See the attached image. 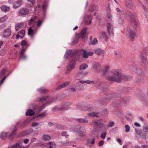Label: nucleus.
Wrapping results in <instances>:
<instances>
[{
  "label": "nucleus",
  "instance_id": "obj_39",
  "mask_svg": "<svg viewBox=\"0 0 148 148\" xmlns=\"http://www.w3.org/2000/svg\"><path fill=\"white\" fill-rule=\"evenodd\" d=\"M101 36L106 41H107V39L108 38L106 32L105 31L102 32H101Z\"/></svg>",
  "mask_w": 148,
  "mask_h": 148
},
{
  "label": "nucleus",
  "instance_id": "obj_60",
  "mask_svg": "<svg viewBox=\"0 0 148 148\" xmlns=\"http://www.w3.org/2000/svg\"><path fill=\"white\" fill-rule=\"evenodd\" d=\"M36 18V16H35L31 18L29 22V24L30 25L31 24L33 21L35 20Z\"/></svg>",
  "mask_w": 148,
  "mask_h": 148
},
{
  "label": "nucleus",
  "instance_id": "obj_29",
  "mask_svg": "<svg viewBox=\"0 0 148 148\" xmlns=\"http://www.w3.org/2000/svg\"><path fill=\"white\" fill-rule=\"evenodd\" d=\"M95 53L98 55H100L103 54L104 51L100 48H97L95 50Z\"/></svg>",
  "mask_w": 148,
  "mask_h": 148
},
{
  "label": "nucleus",
  "instance_id": "obj_1",
  "mask_svg": "<svg viewBox=\"0 0 148 148\" xmlns=\"http://www.w3.org/2000/svg\"><path fill=\"white\" fill-rule=\"evenodd\" d=\"M70 55L71 56H75L70 61L67 67V70L65 72L66 74L69 73L73 69L75 68L76 64V61L79 58V56L78 54V51L72 52V50H69L66 51L64 56V58H69Z\"/></svg>",
  "mask_w": 148,
  "mask_h": 148
},
{
  "label": "nucleus",
  "instance_id": "obj_10",
  "mask_svg": "<svg viewBox=\"0 0 148 148\" xmlns=\"http://www.w3.org/2000/svg\"><path fill=\"white\" fill-rule=\"evenodd\" d=\"M107 28L109 35L110 36H114V28L110 23H108Z\"/></svg>",
  "mask_w": 148,
  "mask_h": 148
},
{
  "label": "nucleus",
  "instance_id": "obj_28",
  "mask_svg": "<svg viewBox=\"0 0 148 148\" xmlns=\"http://www.w3.org/2000/svg\"><path fill=\"white\" fill-rule=\"evenodd\" d=\"M22 4L21 1L18 0L16 1L13 5V7L15 8H18L20 7Z\"/></svg>",
  "mask_w": 148,
  "mask_h": 148
},
{
  "label": "nucleus",
  "instance_id": "obj_49",
  "mask_svg": "<svg viewBox=\"0 0 148 148\" xmlns=\"http://www.w3.org/2000/svg\"><path fill=\"white\" fill-rule=\"evenodd\" d=\"M128 14L130 18V19L131 18H135L134 17L135 16L136 14L135 13L130 12L128 13Z\"/></svg>",
  "mask_w": 148,
  "mask_h": 148
},
{
  "label": "nucleus",
  "instance_id": "obj_5",
  "mask_svg": "<svg viewBox=\"0 0 148 148\" xmlns=\"http://www.w3.org/2000/svg\"><path fill=\"white\" fill-rule=\"evenodd\" d=\"M83 86L80 82V81L74 84L70 88V90L73 92H75L78 91L79 89L82 88Z\"/></svg>",
  "mask_w": 148,
  "mask_h": 148
},
{
  "label": "nucleus",
  "instance_id": "obj_54",
  "mask_svg": "<svg viewBox=\"0 0 148 148\" xmlns=\"http://www.w3.org/2000/svg\"><path fill=\"white\" fill-rule=\"evenodd\" d=\"M115 55L117 58H120L122 56L121 53L119 52H115L114 53Z\"/></svg>",
  "mask_w": 148,
  "mask_h": 148
},
{
  "label": "nucleus",
  "instance_id": "obj_14",
  "mask_svg": "<svg viewBox=\"0 0 148 148\" xmlns=\"http://www.w3.org/2000/svg\"><path fill=\"white\" fill-rule=\"evenodd\" d=\"M88 74L87 72L84 73H78L76 75L75 78L77 79H80L83 78Z\"/></svg>",
  "mask_w": 148,
  "mask_h": 148
},
{
  "label": "nucleus",
  "instance_id": "obj_51",
  "mask_svg": "<svg viewBox=\"0 0 148 148\" xmlns=\"http://www.w3.org/2000/svg\"><path fill=\"white\" fill-rule=\"evenodd\" d=\"M132 116V114L130 113H128L125 116L126 119L127 121H129L131 119Z\"/></svg>",
  "mask_w": 148,
  "mask_h": 148
},
{
  "label": "nucleus",
  "instance_id": "obj_27",
  "mask_svg": "<svg viewBox=\"0 0 148 148\" xmlns=\"http://www.w3.org/2000/svg\"><path fill=\"white\" fill-rule=\"evenodd\" d=\"M104 84L103 82H97L95 84L94 86L98 88H100L101 87H102Z\"/></svg>",
  "mask_w": 148,
  "mask_h": 148
},
{
  "label": "nucleus",
  "instance_id": "obj_34",
  "mask_svg": "<svg viewBox=\"0 0 148 148\" xmlns=\"http://www.w3.org/2000/svg\"><path fill=\"white\" fill-rule=\"evenodd\" d=\"M38 91L40 92L44 93H47L48 92V90L47 89L45 88H44L41 87L37 90Z\"/></svg>",
  "mask_w": 148,
  "mask_h": 148
},
{
  "label": "nucleus",
  "instance_id": "obj_25",
  "mask_svg": "<svg viewBox=\"0 0 148 148\" xmlns=\"http://www.w3.org/2000/svg\"><path fill=\"white\" fill-rule=\"evenodd\" d=\"M14 129V130L9 136V138L11 140L12 139L14 138L15 135L16 134V130H17L16 128V127H15Z\"/></svg>",
  "mask_w": 148,
  "mask_h": 148
},
{
  "label": "nucleus",
  "instance_id": "obj_3",
  "mask_svg": "<svg viewBox=\"0 0 148 148\" xmlns=\"http://www.w3.org/2000/svg\"><path fill=\"white\" fill-rule=\"evenodd\" d=\"M45 105L43 104L40 107L38 105L32 104L29 106V108H33L34 111L31 109H29L27 110L26 113V116H32L33 115L35 112L37 114H38L40 111L45 108Z\"/></svg>",
  "mask_w": 148,
  "mask_h": 148
},
{
  "label": "nucleus",
  "instance_id": "obj_31",
  "mask_svg": "<svg viewBox=\"0 0 148 148\" xmlns=\"http://www.w3.org/2000/svg\"><path fill=\"white\" fill-rule=\"evenodd\" d=\"M31 126L32 127L36 129H38L40 128L39 123L36 122L32 123L31 125Z\"/></svg>",
  "mask_w": 148,
  "mask_h": 148
},
{
  "label": "nucleus",
  "instance_id": "obj_46",
  "mask_svg": "<svg viewBox=\"0 0 148 148\" xmlns=\"http://www.w3.org/2000/svg\"><path fill=\"white\" fill-rule=\"evenodd\" d=\"M42 139L45 140H49L51 138L50 136L48 134L43 135L42 136Z\"/></svg>",
  "mask_w": 148,
  "mask_h": 148
},
{
  "label": "nucleus",
  "instance_id": "obj_24",
  "mask_svg": "<svg viewBox=\"0 0 148 148\" xmlns=\"http://www.w3.org/2000/svg\"><path fill=\"white\" fill-rule=\"evenodd\" d=\"M21 45L22 46V49H25V50L29 46V45L27 44L26 41L25 40H23L21 42Z\"/></svg>",
  "mask_w": 148,
  "mask_h": 148
},
{
  "label": "nucleus",
  "instance_id": "obj_17",
  "mask_svg": "<svg viewBox=\"0 0 148 148\" xmlns=\"http://www.w3.org/2000/svg\"><path fill=\"white\" fill-rule=\"evenodd\" d=\"M87 28H85L82 29L81 31L80 34H79V38H85L86 36L88 35L87 32Z\"/></svg>",
  "mask_w": 148,
  "mask_h": 148
},
{
  "label": "nucleus",
  "instance_id": "obj_47",
  "mask_svg": "<svg viewBox=\"0 0 148 148\" xmlns=\"http://www.w3.org/2000/svg\"><path fill=\"white\" fill-rule=\"evenodd\" d=\"M108 23H109V22H113V21H112V15L110 14H109L108 15Z\"/></svg>",
  "mask_w": 148,
  "mask_h": 148
},
{
  "label": "nucleus",
  "instance_id": "obj_15",
  "mask_svg": "<svg viewBox=\"0 0 148 148\" xmlns=\"http://www.w3.org/2000/svg\"><path fill=\"white\" fill-rule=\"evenodd\" d=\"M139 4L141 7L143 8L145 11V18L147 21H148V8L142 5L141 2L140 1H139Z\"/></svg>",
  "mask_w": 148,
  "mask_h": 148
},
{
  "label": "nucleus",
  "instance_id": "obj_36",
  "mask_svg": "<svg viewBox=\"0 0 148 148\" xmlns=\"http://www.w3.org/2000/svg\"><path fill=\"white\" fill-rule=\"evenodd\" d=\"M129 100V98H122L120 102L124 104H127L128 103Z\"/></svg>",
  "mask_w": 148,
  "mask_h": 148
},
{
  "label": "nucleus",
  "instance_id": "obj_19",
  "mask_svg": "<svg viewBox=\"0 0 148 148\" xmlns=\"http://www.w3.org/2000/svg\"><path fill=\"white\" fill-rule=\"evenodd\" d=\"M84 19L85 22L86 24L88 23L89 25L90 24L92 19V18H91L90 16L86 15L84 17Z\"/></svg>",
  "mask_w": 148,
  "mask_h": 148
},
{
  "label": "nucleus",
  "instance_id": "obj_4",
  "mask_svg": "<svg viewBox=\"0 0 148 148\" xmlns=\"http://www.w3.org/2000/svg\"><path fill=\"white\" fill-rule=\"evenodd\" d=\"M70 103H68L64 104L62 106H55L52 109L53 112H55L57 111H60L68 109V106L70 105Z\"/></svg>",
  "mask_w": 148,
  "mask_h": 148
},
{
  "label": "nucleus",
  "instance_id": "obj_52",
  "mask_svg": "<svg viewBox=\"0 0 148 148\" xmlns=\"http://www.w3.org/2000/svg\"><path fill=\"white\" fill-rule=\"evenodd\" d=\"M34 33V31L31 27H30L28 30V34L29 35L32 36Z\"/></svg>",
  "mask_w": 148,
  "mask_h": 148
},
{
  "label": "nucleus",
  "instance_id": "obj_63",
  "mask_svg": "<svg viewBox=\"0 0 148 148\" xmlns=\"http://www.w3.org/2000/svg\"><path fill=\"white\" fill-rule=\"evenodd\" d=\"M102 113L103 114L104 116H107L108 114V112L106 110H103Z\"/></svg>",
  "mask_w": 148,
  "mask_h": 148
},
{
  "label": "nucleus",
  "instance_id": "obj_35",
  "mask_svg": "<svg viewBox=\"0 0 148 148\" xmlns=\"http://www.w3.org/2000/svg\"><path fill=\"white\" fill-rule=\"evenodd\" d=\"M125 4L129 8H132L133 6V4L130 0H125Z\"/></svg>",
  "mask_w": 148,
  "mask_h": 148
},
{
  "label": "nucleus",
  "instance_id": "obj_45",
  "mask_svg": "<svg viewBox=\"0 0 148 148\" xmlns=\"http://www.w3.org/2000/svg\"><path fill=\"white\" fill-rule=\"evenodd\" d=\"M88 115L89 116H96L98 117L99 116V114L98 113H95V112H92L91 113H90L88 114Z\"/></svg>",
  "mask_w": 148,
  "mask_h": 148
},
{
  "label": "nucleus",
  "instance_id": "obj_8",
  "mask_svg": "<svg viewBox=\"0 0 148 148\" xmlns=\"http://www.w3.org/2000/svg\"><path fill=\"white\" fill-rule=\"evenodd\" d=\"M49 96L43 97L40 99V101L41 102H43L47 99H49L46 103V104H47L55 102L57 99V98L56 97H54L52 98V100H50L49 99Z\"/></svg>",
  "mask_w": 148,
  "mask_h": 148
},
{
  "label": "nucleus",
  "instance_id": "obj_43",
  "mask_svg": "<svg viewBox=\"0 0 148 148\" xmlns=\"http://www.w3.org/2000/svg\"><path fill=\"white\" fill-rule=\"evenodd\" d=\"M8 19V17L6 15L1 17L0 19V23H3L5 21Z\"/></svg>",
  "mask_w": 148,
  "mask_h": 148
},
{
  "label": "nucleus",
  "instance_id": "obj_7",
  "mask_svg": "<svg viewBox=\"0 0 148 148\" xmlns=\"http://www.w3.org/2000/svg\"><path fill=\"white\" fill-rule=\"evenodd\" d=\"M74 131L75 132H77L78 133V135L80 136H83L85 135L86 131L85 127L81 126L79 128H75Z\"/></svg>",
  "mask_w": 148,
  "mask_h": 148
},
{
  "label": "nucleus",
  "instance_id": "obj_38",
  "mask_svg": "<svg viewBox=\"0 0 148 148\" xmlns=\"http://www.w3.org/2000/svg\"><path fill=\"white\" fill-rule=\"evenodd\" d=\"M98 7L96 6H93L90 7L89 9V11L93 12L97 11L98 10Z\"/></svg>",
  "mask_w": 148,
  "mask_h": 148
},
{
  "label": "nucleus",
  "instance_id": "obj_21",
  "mask_svg": "<svg viewBox=\"0 0 148 148\" xmlns=\"http://www.w3.org/2000/svg\"><path fill=\"white\" fill-rule=\"evenodd\" d=\"M25 34V31L24 30L20 31L16 35V39H18L19 38H22L24 35Z\"/></svg>",
  "mask_w": 148,
  "mask_h": 148
},
{
  "label": "nucleus",
  "instance_id": "obj_20",
  "mask_svg": "<svg viewBox=\"0 0 148 148\" xmlns=\"http://www.w3.org/2000/svg\"><path fill=\"white\" fill-rule=\"evenodd\" d=\"M71 83L70 81H67L64 83L62 84L60 86H58L56 88V90H59L69 85Z\"/></svg>",
  "mask_w": 148,
  "mask_h": 148
},
{
  "label": "nucleus",
  "instance_id": "obj_26",
  "mask_svg": "<svg viewBox=\"0 0 148 148\" xmlns=\"http://www.w3.org/2000/svg\"><path fill=\"white\" fill-rule=\"evenodd\" d=\"M143 131L145 134H148V123H144L143 126Z\"/></svg>",
  "mask_w": 148,
  "mask_h": 148
},
{
  "label": "nucleus",
  "instance_id": "obj_48",
  "mask_svg": "<svg viewBox=\"0 0 148 148\" xmlns=\"http://www.w3.org/2000/svg\"><path fill=\"white\" fill-rule=\"evenodd\" d=\"M136 73L137 74L140 75H142L144 74L143 71L142 70L138 68Z\"/></svg>",
  "mask_w": 148,
  "mask_h": 148
},
{
  "label": "nucleus",
  "instance_id": "obj_13",
  "mask_svg": "<svg viewBox=\"0 0 148 148\" xmlns=\"http://www.w3.org/2000/svg\"><path fill=\"white\" fill-rule=\"evenodd\" d=\"M92 66L93 69L96 71H99L101 69V66L98 62H93Z\"/></svg>",
  "mask_w": 148,
  "mask_h": 148
},
{
  "label": "nucleus",
  "instance_id": "obj_58",
  "mask_svg": "<svg viewBox=\"0 0 148 148\" xmlns=\"http://www.w3.org/2000/svg\"><path fill=\"white\" fill-rule=\"evenodd\" d=\"M125 131L126 132H129L130 131V126L127 125H125Z\"/></svg>",
  "mask_w": 148,
  "mask_h": 148
},
{
  "label": "nucleus",
  "instance_id": "obj_62",
  "mask_svg": "<svg viewBox=\"0 0 148 148\" xmlns=\"http://www.w3.org/2000/svg\"><path fill=\"white\" fill-rule=\"evenodd\" d=\"M57 127L60 129L64 130L66 129V127H64L61 125H59L57 126Z\"/></svg>",
  "mask_w": 148,
  "mask_h": 148
},
{
  "label": "nucleus",
  "instance_id": "obj_12",
  "mask_svg": "<svg viewBox=\"0 0 148 148\" xmlns=\"http://www.w3.org/2000/svg\"><path fill=\"white\" fill-rule=\"evenodd\" d=\"M90 125H94L95 126L99 125V127H100V130H101L103 129V128H105V125L101 123L100 121H93L91 122L90 123Z\"/></svg>",
  "mask_w": 148,
  "mask_h": 148
},
{
  "label": "nucleus",
  "instance_id": "obj_41",
  "mask_svg": "<svg viewBox=\"0 0 148 148\" xmlns=\"http://www.w3.org/2000/svg\"><path fill=\"white\" fill-rule=\"evenodd\" d=\"M88 67V65L86 64H84L80 66L79 69L80 70H84Z\"/></svg>",
  "mask_w": 148,
  "mask_h": 148
},
{
  "label": "nucleus",
  "instance_id": "obj_2",
  "mask_svg": "<svg viewBox=\"0 0 148 148\" xmlns=\"http://www.w3.org/2000/svg\"><path fill=\"white\" fill-rule=\"evenodd\" d=\"M110 75H108L107 79L110 81L120 82L122 80H126L127 77L122 73L121 69H116L110 71Z\"/></svg>",
  "mask_w": 148,
  "mask_h": 148
},
{
  "label": "nucleus",
  "instance_id": "obj_30",
  "mask_svg": "<svg viewBox=\"0 0 148 148\" xmlns=\"http://www.w3.org/2000/svg\"><path fill=\"white\" fill-rule=\"evenodd\" d=\"M80 82L82 84L83 86L84 85V83H86L87 84H94V82L93 81H90L89 80H87L86 81H83L82 80H80Z\"/></svg>",
  "mask_w": 148,
  "mask_h": 148
},
{
  "label": "nucleus",
  "instance_id": "obj_64",
  "mask_svg": "<svg viewBox=\"0 0 148 148\" xmlns=\"http://www.w3.org/2000/svg\"><path fill=\"white\" fill-rule=\"evenodd\" d=\"M110 69V66H105L104 69V72L105 73L107 71Z\"/></svg>",
  "mask_w": 148,
  "mask_h": 148
},
{
  "label": "nucleus",
  "instance_id": "obj_11",
  "mask_svg": "<svg viewBox=\"0 0 148 148\" xmlns=\"http://www.w3.org/2000/svg\"><path fill=\"white\" fill-rule=\"evenodd\" d=\"M140 57L141 62L145 64L147 62L146 52L144 50H143L141 52Z\"/></svg>",
  "mask_w": 148,
  "mask_h": 148
},
{
  "label": "nucleus",
  "instance_id": "obj_55",
  "mask_svg": "<svg viewBox=\"0 0 148 148\" xmlns=\"http://www.w3.org/2000/svg\"><path fill=\"white\" fill-rule=\"evenodd\" d=\"M43 20H39L37 23V27H40L42 25V23L43 22Z\"/></svg>",
  "mask_w": 148,
  "mask_h": 148
},
{
  "label": "nucleus",
  "instance_id": "obj_9",
  "mask_svg": "<svg viewBox=\"0 0 148 148\" xmlns=\"http://www.w3.org/2000/svg\"><path fill=\"white\" fill-rule=\"evenodd\" d=\"M126 34L127 36L131 39L134 38L136 35L135 32L130 28L127 29Z\"/></svg>",
  "mask_w": 148,
  "mask_h": 148
},
{
  "label": "nucleus",
  "instance_id": "obj_61",
  "mask_svg": "<svg viewBox=\"0 0 148 148\" xmlns=\"http://www.w3.org/2000/svg\"><path fill=\"white\" fill-rule=\"evenodd\" d=\"M106 135V132L103 133L101 135V138L102 139H104L105 138Z\"/></svg>",
  "mask_w": 148,
  "mask_h": 148
},
{
  "label": "nucleus",
  "instance_id": "obj_16",
  "mask_svg": "<svg viewBox=\"0 0 148 148\" xmlns=\"http://www.w3.org/2000/svg\"><path fill=\"white\" fill-rule=\"evenodd\" d=\"M82 55L83 58H88L89 56H91L93 54V52H87L85 50H82Z\"/></svg>",
  "mask_w": 148,
  "mask_h": 148
},
{
  "label": "nucleus",
  "instance_id": "obj_56",
  "mask_svg": "<svg viewBox=\"0 0 148 148\" xmlns=\"http://www.w3.org/2000/svg\"><path fill=\"white\" fill-rule=\"evenodd\" d=\"M6 69H5L2 70L0 73V77L3 76L6 73Z\"/></svg>",
  "mask_w": 148,
  "mask_h": 148
},
{
  "label": "nucleus",
  "instance_id": "obj_59",
  "mask_svg": "<svg viewBox=\"0 0 148 148\" xmlns=\"http://www.w3.org/2000/svg\"><path fill=\"white\" fill-rule=\"evenodd\" d=\"M47 5V4L46 2H45L43 3L42 5V9L44 11H46Z\"/></svg>",
  "mask_w": 148,
  "mask_h": 148
},
{
  "label": "nucleus",
  "instance_id": "obj_33",
  "mask_svg": "<svg viewBox=\"0 0 148 148\" xmlns=\"http://www.w3.org/2000/svg\"><path fill=\"white\" fill-rule=\"evenodd\" d=\"M47 147L48 148H56V145L54 143L50 142L48 143Z\"/></svg>",
  "mask_w": 148,
  "mask_h": 148
},
{
  "label": "nucleus",
  "instance_id": "obj_50",
  "mask_svg": "<svg viewBox=\"0 0 148 148\" xmlns=\"http://www.w3.org/2000/svg\"><path fill=\"white\" fill-rule=\"evenodd\" d=\"M98 42L97 39L95 38H94L91 41H90V43L92 45H95L97 44Z\"/></svg>",
  "mask_w": 148,
  "mask_h": 148
},
{
  "label": "nucleus",
  "instance_id": "obj_42",
  "mask_svg": "<svg viewBox=\"0 0 148 148\" xmlns=\"http://www.w3.org/2000/svg\"><path fill=\"white\" fill-rule=\"evenodd\" d=\"M8 135V133H7L2 132L0 134V138L2 139H4Z\"/></svg>",
  "mask_w": 148,
  "mask_h": 148
},
{
  "label": "nucleus",
  "instance_id": "obj_40",
  "mask_svg": "<svg viewBox=\"0 0 148 148\" xmlns=\"http://www.w3.org/2000/svg\"><path fill=\"white\" fill-rule=\"evenodd\" d=\"M24 25L23 23H21L16 24L15 26V29L16 31L19 30Z\"/></svg>",
  "mask_w": 148,
  "mask_h": 148
},
{
  "label": "nucleus",
  "instance_id": "obj_32",
  "mask_svg": "<svg viewBox=\"0 0 148 148\" xmlns=\"http://www.w3.org/2000/svg\"><path fill=\"white\" fill-rule=\"evenodd\" d=\"M1 8L2 11L5 12L9 11L10 10V8L9 7H6L4 5L1 6Z\"/></svg>",
  "mask_w": 148,
  "mask_h": 148
},
{
  "label": "nucleus",
  "instance_id": "obj_22",
  "mask_svg": "<svg viewBox=\"0 0 148 148\" xmlns=\"http://www.w3.org/2000/svg\"><path fill=\"white\" fill-rule=\"evenodd\" d=\"M75 36V37L72 43L73 45L76 44L78 42L79 38V34L78 33H76Z\"/></svg>",
  "mask_w": 148,
  "mask_h": 148
},
{
  "label": "nucleus",
  "instance_id": "obj_53",
  "mask_svg": "<svg viewBox=\"0 0 148 148\" xmlns=\"http://www.w3.org/2000/svg\"><path fill=\"white\" fill-rule=\"evenodd\" d=\"M47 114L46 113V111H45V112H43L42 113L39 114L38 116L42 118L46 116L47 115Z\"/></svg>",
  "mask_w": 148,
  "mask_h": 148
},
{
  "label": "nucleus",
  "instance_id": "obj_6",
  "mask_svg": "<svg viewBox=\"0 0 148 148\" xmlns=\"http://www.w3.org/2000/svg\"><path fill=\"white\" fill-rule=\"evenodd\" d=\"M133 27L135 29H138L140 27L139 23L138 20L136 18H131L129 19Z\"/></svg>",
  "mask_w": 148,
  "mask_h": 148
},
{
  "label": "nucleus",
  "instance_id": "obj_23",
  "mask_svg": "<svg viewBox=\"0 0 148 148\" xmlns=\"http://www.w3.org/2000/svg\"><path fill=\"white\" fill-rule=\"evenodd\" d=\"M11 34V32L10 30L8 29L5 30L3 33V35L5 38H7Z\"/></svg>",
  "mask_w": 148,
  "mask_h": 148
},
{
  "label": "nucleus",
  "instance_id": "obj_44",
  "mask_svg": "<svg viewBox=\"0 0 148 148\" xmlns=\"http://www.w3.org/2000/svg\"><path fill=\"white\" fill-rule=\"evenodd\" d=\"M78 120L79 123H87L88 122V120L84 119H79Z\"/></svg>",
  "mask_w": 148,
  "mask_h": 148
},
{
  "label": "nucleus",
  "instance_id": "obj_37",
  "mask_svg": "<svg viewBox=\"0 0 148 148\" xmlns=\"http://www.w3.org/2000/svg\"><path fill=\"white\" fill-rule=\"evenodd\" d=\"M25 51V49H23L22 50L21 53V57H20V59H25L26 58V56L23 54Z\"/></svg>",
  "mask_w": 148,
  "mask_h": 148
},
{
  "label": "nucleus",
  "instance_id": "obj_18",
  "mask_svg": "<svg viewBox=\"0 0 148 148\" xmlns=\"http://www.w3.org/2000/svg\"><path fill=\"white\" fill-rule=\"evenodd\" d=\"M29 10L27 9L26 8H23L21 9L19 11L18 14H19L22 15H25L29 13Z\"/></svg>",
  "mask_w": 148,
  "mask_h": 148
},
{
  "label": "nucleus",
  "instance_id": "obj_57",
  "mask_svg": "<svg viewBox=\"0 0 148 148\" xmlns=\"http://www.w3.org/2000/svg\"><path fill=\"white\" fill-rule=\"evenodd\" d=\"M66 133L67 132H62L61 134L62 136H64L66 138H68L69 136V135L67 134Z\"/></svg>",
  "mask_w": 148,
  "mask_h": 148
}]
</instances>
